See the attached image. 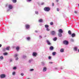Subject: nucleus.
<instances>
[{"label": "nucleus", "instance_id": "nucleus-1", "mask_svg": "<svg viewBox=\"0 0 79 79\" xmlns=\"http://www.w3.org/2000/svg\"><path fill=\"white\" fill-rule=\"evenodd\" d=\"M44 10L45 11L48 12L50 11V8L48 7H45L44 8Z\"/></svg>", "mask_w": 79, "mask_h": 79}, {"label": "nucleus", "instance_id": "nucleus-2", "mask_svg": "<svg viewBox=\"0 0 79 79\" xmlns=\"http://www.w3.org/2000/svg\"><path fill=\"white\" fill-rule=\"evenodd\" d=\"M19 56V54H15L14 55V58L15 59V60L16 61H18L19 59V58L18 57Z\"/></svg>", "mask_w": 79, "mask_h": 79}, {"label": "nucleus", "instance_id": "nucleus-3", "mask_svg": "<svg viewBox=\"0 0 79 79\" xmlns=\"http://www.w3.org/2000/svg\"><path fill=\"white\" fill-rule=\"evenodd\" d=\"M63 44H64V45H68V44H69V42H68V41L66 40H65L63 41Z\"/></svg>", "mask_w": 79, "mask_h": 79}, {"label": "nucleus", "instance_id": "nucleus-4", "mask_svg": "<svg viewBox=\"0 0 79 79\" xmlns=\"http://www.w3.org/2000/svg\"><path fill=\"white\" fill-rule=\"evenodd\" d=\"M30 27H31V26L28 24H26L25 25V28L27 29H30Z\"/></svg>", "mask_w": 79, "mask_h": 79}, {"label": "nucleus", "instance_id": "nucleus-5", "mask_svg": "<svg viewBox=\"0 0 79 79\" xmlns=\"http://www.w3.org/2000/svg\"><path fill=\"white\" fill-rule=\"evenodd\" d=\"M8 8L9 9H10V10H12L13 9V6L11 4H9L8 6Z\"/></svg>", "mask_w": 79, "mask_h": 79}, {"label": "nucleus", "instance_id": "nucleus-6", "mask_svg": "<svg viewBox=\"0 0 79 79\" xmlns=\"http://www.w3.org/2000/svg\"><path fill=\"white\" fill-rule=\"evenodd\" d=\"M51 34L52 35H55L56 34V32L55 31H52L51 32Z\"/></svg>", "mask_w": 79, "mask_h": 79}, {"label": "nucleus", "instance_id": "nucleus-7", "mask_svg": "<svg viewBox=\"0 0 79 79\" xmlns=\"http://www.w3.org/2000/svg\"><path fill=\"white\" fill-rule=\"evenodd\" d=\"M43 72H45L47 71V67H44L43 69Z\"/></svg>", "mask_w": 79, "mask_h": 79}, {"label": "nucleus", "instance_id": "nucleus-8", "mask_svg": "<svg viewBox=\"0 0 79 79\" xmlns=\"http://www.w3.org/2000/svg\"><path fill=\"white\" fill-rule=\"evenodd\" d=\"M26 40L27 41H31V38L30 37H27L26 38Z\"/></svg>", "mask_w": 79, "mask_h": 79}, {"label": "nucleus", "instance_id": "nucleus-9", "mask_svg": "<svg viewBox=\"0 0 79 79\" xmlns=\"http://www.w3.org/2000/svg\"><path fill=\"white\" fill-rule=\"evenodd\" d=\"M0 77L1 78H5L6 77V76L4 74H2L0 75Z\"/></svg>", "mask_w": 79, "mask_h": 79}, {"label": "nucleus", "instance_id": "nucleus-10", "mask_svg": "<svg viewBox=\"0 0 79 79\" xmlns=\"http://www.w3.org/2000/svg\"><path fill=\"white\" fill-rule=\"evenodd\" d=\"M46 42L47 43L48 45H51V43H50V41L48 40H46Z\"/></svg>", "mask_w": 79, "mask_h": 79}, {"label": "nucleus", "instance_id": "nucleus-11", "mask_svg": "<svg viewBox=\"0 0 79 79\" xmlns=\"http://www.w3.org/2000/svg\"><path fill=\"white\" fill-rule=\"evenodd\" d=\"M32 61H33V59H31L28 60V63H31L32 62Z\"/></svg>", "mask_w": 79, "mask_h": 79}, {"label": "nucleus", "instance_id": "nucleus-12", "mask_svg": "<svg viewBox=\"0 0 79 79\" xmlns=\"http://www.w3.org/2000/svg\"><path fill=\"white\" fill-rule=\"evenodd\" d=\"M37 53L35 52H34L33 53L32 55L33 56H37Z\"/></svg>", "mask_w": 79, "mask_h": 79}, {"label": "nucleus", "instance_id": "nucleus-13", "mask_svg": "<svg viewBox=\"0 0 79 79\" xmlns=\"http://www.w3.org/2000/svg\"><path fill=\"white\" fill-rule=\"evenodd\" d=\"M58 31L59 32V33H63V30H62V29H59L58 30Z\"/></svg>", "mask_w": 79, "mask_h": 79}, {"label": "nucleus", "instance_id": "nucleus-14", "mask_svg": "<svg viewBox=\"0 0 79 79\" xmlns=\"http://www.w3.org/2000/svg\"><path fill=\"white\" fill-rule=\"evenodd\" d=\"M71 35L72 37H75L76 36V34L75 33H73Z\"/></svg>", "mask_w": 79, "mask_h": 79}, {"label": "nucleus", "instance_id": "nucleus-15", "mask_svg": "<svg viewBox=\"0 0 79 79\" xmlns=\"http://www.w3.org/2000/svg\"><path fill=\"white\" fill-rule=\"evenodd\" d=\"M64 48H62L60 49V51L62 53H63V52H64Z\"/></svg>", "mask_w": 79, "mask_h": 79}, {"label": "nucleus", "instance_id": "nucleus-16", "mask_svg": "<svg viewBox=\"0 0 79 79\" xmlns=\"http://www.w3.org/2000/svg\"><path fill=\"white\" fill-rule=\"evenodd\" d=\"M58 35L59 37H61L62 36V34L60 33H58Z\"/></svg>", "mask_w": 79, "mask_h": 79}, {"label": "nucleus", "instance_id": "nucleus-17", "mask_svg": "<svg viewBox=\"0 0 79 79\" xmlns=\"http://www.w3.org/2000/svg\"><path fill=\"white\" fill-rule=\"evenodd\" d=\"M19 48H20L19 46H17L16 47V50L17 51H19Z\"/></svg>", "mask_w": 79, "mask_h": 79}, {"label": "nucleus", "instance_id": "nucleus-18", "mask_svg": "<svg viewBox=\"0 0 79 79\" xmlns=\"http://www.w3.org/2000/svg\"><path fill=\"white\" fill-rule=\"evenodd\" d=\"M49 49L50 50H53V46L50 47Z\"/></svg>", "mask_w": 79, "mask_h": 79}, {"label": "nucleus", "instance_id": "nucleus-19", "mask_svg": "<svg viewBox=\"0 0 79 79\" xmlns=\"http://www.w3.org/2000/svg\"><path fill=\"white\" fill-rule=\"evenodd\" d=\"M0 59L1 60H3V56H0Z\"/></svg>", "mask_w": 79, "mask_h": 79}, {"label": "nucleus", "instance_id": "nucleus-20", "mask_svg": "<svg viewBox=\"0 0 79 79\" xmlns=\"http://www.w3.org/2000/svg\"><path fill=\"white\" fill-rule=\"evenodd\" d=\"M49 27V26L48 25L46 24L45 25V28H48Z\"/></svg>", "mask_w": 79, "mask_h": 79}, {"label": "nucleus", "instance_id": "nucleus-21", "mask_svg": "<svg viewBox=\"0 0 79 79\" xmlns=\"http://www.w3.org/2000/svg\"><path fill=\"white\" fill-rule=\"evenodd\" d=\"M12 0V2L15 3H16L17 0Z\"/></svg>", "mask_w": 79, "mask_h": 79}, {"label": "nucleus", "instance_id": "nucleus-22", "mask_svg": "<svg viewBox=\"0 0 79 79\" xmlns=\"http://www.w3.org/2000/svg\"><path fill=\"white\" fill-rule=\"evenodd\" d=\"M10 47L8 46L6 48V50H10Z\"/></svg>", "mask_w": 79, "mask_h": 79}, {"label": "nucleus", "instance_id": "nucleus-23", "mask_svg": "<svg viewBox=\"0 0 79 79\" xmlns=\"http://www.w3.org/2000/svg\"><path fill=\"white\" fill-rule=\"evenodd\" d=\"M27 57L26 56L24 55H23L22 56L23 58L24 59H25V58H26Z\"/></svg>", "mask_w": 79, "mask_h": 79}, {"label": "nucleus", "instance_id": "nucleus-24", "mask_svg": "<svg viewBox=\"0 0 79 79\" xmlns=\"http://www.w3.org/2000/svg\"><path fill=\"white\" fill-rule=\"evenodd\" d=\"M39 22L40 23H42V22H43V20L42 19H40L39 20Z\"/></svg>", "mask_w": 79, "mask_h": 79}, {"label": "nucleus", "instance_id": "nucleus-25", "mask_svg": "<svg viewBox=\"0 0 79 79\" xmlns=\"http://www.w3.org/2000/svg\"><path fill=\"white\" fill-rule=\"evenodd\" d=\"M74 51H77V47H75L74 48Z\"/></svg>", "mask_w": 79, "mask_h": 79}, {"label": "nucleus", "instance_id": "nucleus-26", "mask_svg": "<svg viewBox=\"0 0 79 79\" xmlns=\"http://www.w3.org/2000/svg\"><path fill=\"white\" fill-rule=\"evenodd\" d=\"M53 40H54V41H56V40H57V38L56 37H55L53 39Z\"/></svg>", "mask_w": 79, "mask_h": 79}, {"label": "nucleus", "instance_id": "nucleus-27", "mask_svg": "<svg viewBox=\"0 0 79 79\" xmlns=\"http://www.w3.org/2000/svg\"><path fill=\"white\" fill-rule=\"evenodd\" d=\"M68 33L69 34V35H71V31H68Z\"/></svg>", "mask_w": 79, "mask_h": 79}, {"label": "nucleus", "instance_id": "nucleus-28", "mask_svg": "<svg viewBox=\"0 0 79 79\" xmlns=\"http://www.w3.org/2000/svg\"><path fill=\"white\" fill-rule=\"evenodd\" d=\"M35 14H36V15H39V12H38V11H35Z\"/></svg>", "mask_w": 79, "mask_h": 79}, {"label": "nucleus", "instance_id": "nucleus-29", "mask_svg": "<svg viewBox=\"0 0 79 79\" xmlns=\"http://www.w3.org/2000/svg\"><path fill=\"white\" fill-rule=\"evenodd\" d=\"M56 54V52H53L52 53V55L53 56H55V55Z\"/></svg>", "mask_w": 79, "mask_h": 79}, {"label": "nucleus", "instance_id": "nucleus-30", "mask_svg": "<svg viewBox=\"0 0 79 79\" xmlns=\"http://www.w3.org/2000/svg\"><path fill=\"white\" fill-rule=\"evenodd\" d=\"M70 40L71 42H73L74 41V39H70Z\"/></svg>", "mask_w": 79, "mask_h": 79}, {"label": "nucleus", "instance_id": "nucleus-31", "mask_svg": "<svg viewBox=\"0 0 79 79\" xmlns=\"http://www.w3.org/2000/svg\"><path fill=\"white\" fill-rule=\"evenodd\" d=\"M26 1L27 2H30L32 1V0H26Z\"/></svg>", "mask_w": 79, "mask_h": 79}, {"label": "nucleus", "instance_id": "nucleus-32", "mask_svg": "<svg viewBox=\"0 0 79 79\" xmlns=\"http://www.w3.org/2000/svg\"><path fill=\"white\" fill-rule=\"evenodd\" d=\"M15 74H16V72H13L12 73V75L13 76H15Z\"/></svg>", "mask_w": 79, "mask_h": 79}, {"label": "nucleus", "instance_id": "nucleus-33", "mask_svg": "<svg viewBox=\"0 0 79 79\" xmlns=\"http://www.w3.org/2000/svg\"><path fill=\"white\" fill-rule=\"evenodd\" d=\"M4 55H8V53L7 52H5L3 53Z\"/></svg>", "mask_w": 79, "mask_h": 79}, {"label": "nucleus", "instance_id": "nucleus-34", "mask_svg": "<svg viewBox=\"0 0 79 79\" xmlns=\"http://www.w3.org/2000/svg\"><path fill=\"white\" fill-rule=\"evenodd\" d=\"M46 31H50V29L48 28H46Z\"/></svg>", "mask_w": 79, "mask_h": 79}, {"label": "nucleus", "instance_id": "nucleus-35", "mask_svg": "<svg viewBox=\"0 0 79 79\" xmlns=\"http://www.w3.org/2000/svg\"><path fill=\"white\" fill-rule=\"evenodd\" d=\"M16 67H13V69H14V70H16Z\"/></svg>", "mask_w": 79, "mask_h": 79}, {"label": "nucleus", "instance_id": "nucleus-36", "mask_svg": "<svg viewBox=\"0 0 79 79\" xmlns=\"http://www.w3.org/2000/svg\"><path fill=\"white\" fill-rule=\"evenodd\" d=\"M50 24L51 25H52L53 24V22H51L50 23Z\"/></svg>", "mask_w": 79, "mask_h": 79}, {"label": "nucleus", "instance_id": "nucleus-37", "mask_svg": "<svg viewBox=\"0 0 79 79\" xmlns=\"http://www.w3.org/2000/svg\"><path fill=\"white\" fill-rule=\"evenodd\" d=\"M30 71H34V69H31L30 70Z\"/></svg>", "mask_w": 79, "mask_h": 79}, {"label": "nucleus", "instance_id": "nucleus-38", "mask_svg": "<svg viewBox=\"0 0 79 79\" xmlns=\"http://www.w3.org/2000/svg\"><path fill=\"white\" fill-rule=\"evenodd\" d=\"M10 9L9 8V9H7V11H10Z\"/></svg>", "mask_w": 79, "mask_h": 79}, {"label": "nucleus", "instance_id": "nucleus-39", "mask_svg": "<svg viewBox=\"0 0 79 79\" xmlns=\"http://www.w3.org/2000/svg\"><path fill=\"white\" fill-rule=\"evenodd\" d=\"M51 58V56H49V57H48V59L49 60H50Z\"/></svg>", "mask_w": 79, "mask_h": 79}, {"label": "nucleus", "instance_id": "nucleus-40", "mask_svg": "<svg viewBox=\"0 0 79 79\" xmlns=\"http://www.w3.org/2000/svg\"><path fill=\"white\" fill-rule=\"evenodd\" d=\"M41 5H44V2H42L41 3Z\"/></svg>", "mask_w": 79, "mask_h": 79}, {"label": "nucleus", "instance_id": "nucleus-41", "mask_svg": "<svg viewBox=\"0 0 79 79\" xmlns=\"http://www.w3.org/2000/svg\"><path fill=\"white\" fill-rule=\"evenodd\" d=\"M20 75H21V76H24V73H21L20 74Z\"/></svg>", "mask_w": 79, "mask_h": 79}, {"label": "nucleus", "instance_id": "nucleus-42", "mask_svg": "<svg viewBox=\"0 0 79 79\" xmlns=\"http://www.w3.org/2000/svg\"><path fill=\"white\" fill-rule=\"evenodd\" d=\"M5 50H6V49H5V48H4L3 49V52H5Z\"/></svg>", "mask_w": 79, "mask_h": 79}, {"label": "nucleus", "instance_id": "nucleus-43", "mask_svg": "<svg viewBox=\"0 0 79 79\" xmlns=\"http://www.w3.org/2000/svg\"><path fill=\"white\" fill-rule=\"evenodd\" d=\"M49 64H52V63H53V62H49Z\"/></svg>", "mask_w": 79, "mask_h": 79}, {"label": "nucleus", "instance_id": "nucleus-44", "mask_svg": "<svg viewBox=\"0 0 79 79\" xmlns=\"http://www.w3.org/2000/svg\"><path fill=\"white\" fill-rule=\"evenodd\" d=\"M56 2H59V0H56Z\"/></svg>", "mask_w": 79, "mask_h": 79}, {"label": "nucleus", "instance_id": "nucleus-45", "mask_svg": "<svg viewBox=\"0 0 79 79\" xmlns=\"http://www.w3.org/2000/svg\"><path fill=\"white\" fill-rule=\"evenodd\" d=\"M35 32L36 33H37V32H38V31H37V30H35Z\"/></svg>", "mask_w": 79, "mask_h": 79}, {"label": "nucleus", "instance_id": "nucleus-46", "mask_svg": "<svg viewBox=\"0 0 79 79\" xmlns=\"http://www.w3.org/2000/svg\"><path fill=\"white\" fill-rule=\"evenodd\" d=\"M42 63L43 65H44L45 64V63H44V62H42Z\"/></svg>", "mask_w": 79, "mask_h": 79}, {"label": "nucleus", "instance_id": "nucleus-47", "mask_svg": "<svg viewBox=\"0 0 79 79\" xmlns=\"http://www.w3.org/2000/svg\"><path fill=\"white\" fill-rule=\"evenodd\" d=\"M59 9H58V8H57V11H59Z\"/></svg>", "mask_w": 79, "mask_h": 79}, {"label": "nucleus", "instance_id": "nucleus-48", "mask_svg": "<svg viewBox=\"0 0 79 79\" xmlns=\"http://www.w3.org/2000/svg\"><path fill=\"white\" fill-rule=\"evenodd\" d=\"M52 6H54V3H52Z\"/></svg>", "mask_w": 79, "mask_h": 79}, {"label": "nucleus", "instance_id": "nucleus-49", "mask_svg": "<svg viewBox=\"0 0 79 79\" xmlns=\"http://www.w3.org/2000/svg\"><path fill=\"white\" fill-rule=\"evenodd\" d=\"M39 37H40V38H42V37L41 35H40Z\"/></svg>", "mask_w": 79, "mask_h": 79}, {"label": "nucleus", "instance_id": "nucleus-50", "mask_svg": "<svg viewBox=\"0 0 79 79\" xmlns=\"http://www.w3.org/2000/svg\"><path fill=\"white\" fill-rule=\"evenodd\" d=\"M12 61V60H11V59L9 60V61H10V62H11Z\"/></svg>", "mask_w": 79, "mask_h": 79}, {"label": "nucleus", "instance_id": "nucleus-51", "mask_svg": "<svg viewBox=\"0 0 79 79\" xmlns=\"http://www.w3.org/2000/svg\"><path fill=\"white\" fill-rule=\"evenodd\" d=\"M39 25H40V26H42V24H39Z\"/></svg>", "mask_w": 79, "mask_h": 79}, {"label": "nucleus", "instance_id": "nucleus-52", "mask_svg": "<svg viewBox=\"0 0 79 79\" xmlns=\"http://www.w3.org/2000/svg\"><path fill=\"white\" fill-rule=\"evenodd\" d=\"M2 44H0V48L1 47H2Z\"/></svg>", "mask_w": 79, "mask_h": 79}, {"label": "nucleus", "instance_id": "nucleus-53", "mask_svg": "<svg viewBox=\"0 0 79 79\" xmlns=\"http://www.w3.org/2000/svg\"><path fill=\"white\" fill-rule=\"evenodd\" d=\"M76 14L77 13V12L76 11H75L74 12Z\"/></svg>", "mask_w": 79, "mask_h": 79}, {"label": "nucleus", "instance_id": "nucleus-54", "mask_svg": "<svg viewBox=\"0 0 79 79\" xmlns=\"http://www.w3.org/2000/svg\"><path fill=\"white\" fill-rule=\"evenodd\" d=\"M60 69H63V68H62V67H61Z\"/></svg>", "mask_w": 79, "mask_h": 79}, {"label": "nucleus", "instance_id": "nucleus-55", "mask_svg": "<svg viewBox=\"0 0 79 79\" xmlns=\"http://www.w3.org/2000/svg\"><path fill=\"white\" fill-rule=\"evenodd\" d=\"M0 61H1V59H0Z\"/></svg>", "mask_w": 79, "mask_h": 79}, {"label": "nucleus", "instance_id": "nucleus-56", "mask_svg": "<svg viewBox=\"0 0 79 79\" xmlns=\"http://www.w3.org/2000/svg\"><path fill=\"white\" fill-rule=\"evenodd\" d=\"M45 37H46V36H45Z\"/></svg>", "mask_w": 79, "mask_h": 79}]
</instances>
